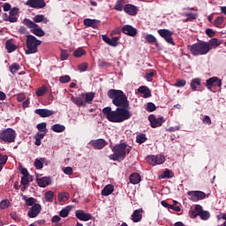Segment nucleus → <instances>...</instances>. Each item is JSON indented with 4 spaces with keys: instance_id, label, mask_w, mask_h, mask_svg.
Returning a JSON list of instances; mask_svg holds the SVG:
<instances>
[{
    "instance_id": "obj_26",
    "label": "nucleus",
    "mask_w": 226,
    "mask_h": 226,
    "mask_svg": "<svg viewBox=\"0 0 226 226\" xmlns=\"http://www.w3.org/2000/svg\"><path fill=\"white\" fill-rule=\"evenodd\" d=\"M207 47L209 49V52H210L213 49H216L217 47H220V45H222V41H220L216 38H212L211 40H209L207 42Z\"/></svg>"
},
{
    "instance_id": "obj_45",
    "label": "nucleus",
    "mask_w": 226,
    "mask_h": 226,
    "mask_svg": "<svg viewBox=\"0 0 226 226\" xmlns=\"http://www.w3.org/2000/svg\"><path fill=\"white\" fill-rule=\"evenodd\" d=\"M223 20H224L223 17L222 16L217 17L214 21V26H215V27H220V26L223 25Z\"/></svg>"
},
{
    "instance_id": "obj_4",
    "label": "nucleus",
    "mask_w": 226,
    "mask_h": 226,
    "mask_svg": "<svg viewBox=\"0 0 226 226\" xmlns=\"http://www.w3.org/2000/svg\"><path fill=\"white\" fill-rule=\"evenodd\" d=\"M40 45H41V41L38 40L34 35H26V49L25 50V54H26V56H29L31 54H36L38 52V47H40Z\"/></svg>"
},
{
    "instance_id": "obj_52",
    "label": "nucleus",
    "mask_w": 226,
    "mask_h": 226,
    "mask_svg": "<svg viewBox=\"0 0 226 226\" xmlns=\"http://www.w3.org/2000/svg\"><path fill=\"white\" fill-rule=\"evenodd\" d=\"M10 207V200H5L0 202V209H8Z\"/></svg>"
},
{
    "instance_id": "obj_13",
    "label": "nucleus",
    "mask_w": 226,
    "mask_h": 226,
    "mask_svg": "<svg viewBox=\"0 0 226 226\" xmlns=\"http://www.w3.org/2000/svg\"><path fill=\"white\" fill-rule=\"evenodd\" d=\"M26 6L34 8L35 10H40L41 8H45L47 4H45L44 0H27Z\"/></svg>"
},
{
    "instance_id": "obj_39",
    "label": "nucleus",
    "mask_w": 226,
    "mask_h": 226,
    "mask_svg": "<svg viewBox=\"0 0 226 226\" xmlns=\"http://www.w3.org/2000/svg\"><path fill=\"white\" fill-rule=\"evenodd\" d=\"M210 217H211V214H209L208 211H206L201 208V212L200 213V220H204V221L209 220Z\"/></svg>"
},
{
    "instance_id": "obj_41",
    "label": "nucleus",
    "mask_w": 226,
    "mask_h": 226,
    "mask_svg": "<svg viewBox=\"0 0 226 226\" xmlns=\"http://www.w3.org/2000/svg\"><path fill=\"white\" fill-rule=\"evenodd\" d=\"M147 140V137H146V134L140 133L139 135L136 136V142L138 144H144Z\"/></svg>"
},
{
    "instance_id": "obj_62",
    "label": "nucleus",
    "mask_w": 226,
    "mask_h": 226,
    "mask_svg": "<svg viewBox=\"0 0 226 226\" xmlns=\"http://www.w3.org/2000/svg\"><path fill=\"white\" fill-rule=\"evenodd\" d=\"M21 185L23 186H27V185H29V178H28V177H21Z\"/></svg>"
},
{
    "instance_id": "obj_18",
    "label": "nucleus",
    "mask_w": 226,
    "mask_h": 226,
    "mask_svg": "<svg viewBox=\"0 0 226 226\" xmlns=\"http://www.w3.org/2000/svg\"><path fill=\"white\" fill-rule=\"evenodd\" d=\"M124 11H125V13H127V15L135 17V15H137V13H139V7H137L132 4H127L124 7Z\"/></svg>"
},
{
    "instance_id": "obj_25",
    "label": "nucleus",
    "mask_w": 226,
    "mask_h": 226,
    "mask_svg": "<svg viewBox=\"0 0 226 226\" xmlns=\"http://www.w3.org/2000/svg\"><path fill=\"white\" fill-rule=\"evenodd\" d=\"M200 213H202V206L196 205L194 209L189 212L190 218H197V216H200Z\"/></svg>"
},
{
    "instance_id": "obj_58",
    "label": "nucleus",
    "mask_w": 226,
    "mask_h": 226,
    "mask_svg": "<svg viewBox=\"0 0 226 226\" xmlns=\"http://www.w3.org/2000/svg\"><path fill=\"white\" fill-rule=\"evenodd\" d=\"M6 162H8V155L0 154V165H6Z\"/></svg>"
},
{
    "instance_id": "obj_38",
    "label": "nucleus",
    "mask_w": 226,
    "mask_h": 226,
    "mask_svg": "<svg viewBox=\"0 0 226 226\" xmlns=\"http://www.w3.org/2000/svg\"><path fill=\"white\" fill-rule=\"evenodd\" d=\"M9 70H10L11 73H12V75H15V73H17V72H19V70H20V64H19L17 63H13L10 65Z\"/></svg>"
},
{
    "instance_id": "obj_43",
    "label": "nucleus",
    "mask_w": 226,
    "mask_h": 226,
    "mask_svg": "<svg viewBox=\"0 0 226 226\" xmlns=\"http://www.w3.org/2000/svg\"><path fill=\"white\" fill-rule=\"evenodd\" d=\"M74 57H82V56H86V50L82 48H79L73 52Z\"/></svg>"
},
{
    "instance_id": "obj_59",
    "label": "nucleus",
    "mask_w": 226,
    "mask_h": 226,
    "mask_svg": "<svg viewBox=\"0 0 226 226\" xmlns=\"http://www.w3.org/2000/svg\"><path fill=\"white\" fill-rule=\"evenodd\" d=\"M64 174H66V176H72V174H73V168L72 167L64 168Z\"/></svg>"
},
{
    "instance_id": "obj_31",
    "label": "nucleus",
    "mask_w": 226,
    "mask_h": 226,
    "mask_svg": "<svg viewBox=\"0 0 226 226\" xmlns=\"http://www.w3.org/2000/svg\"><path fill=\"white\" fill-rule=\"evenodd\" d=\"M46 162H47V159L45 157L35 159L34 161L35 169H37V170H41V169H43V163H45Z\"/></svg>"
},
{
    "instance_id": "obj_56",
    "label": "nucleus",
    "mask_w": 226,
    "mask_h": 226,
    "mask_svg": "<svg viewBox=\"0 0 226 226\" xmlns=\"http://www.w3.org/2000/svg\"><path fill=\"white\" fill-rule=\"evenodd\" d=\"M37 130L39 132H47V123L42 122V123L37 124Z\"/></svg>"
},
{
    "instance_id": "obj_24",
    "label": "nucleus",
    "mask_w": 226,
    "mask_h": 226,
    "mask_svg": "<svg viewBox=\"0 0 226 226\" xmlns=\"http://www.w3.org/2000/svg\"><path fill=\"white\" fill-rule=\"evenodd\" d=\"M98 22H100V20L92 19H85L83 20V24L86 27H93V29H96V27H98Z\"/></svg>"
},
{
    "instance_id": "obj_47",
    "label": "nucleus",
    "mask_w": 226,
    "mask_h": 226,
    "mask_svg": "<svg viewBox=\"0 0 226 226\" xmlns=\"http://www.w3.org/2000/svg\"><path fill=\"white\" fill-rule=\"evenodd\" d=\"M70 80H72L70 75H64L59 78V82H61V84H68Z\"/></svg>"
},
{
    "instance_id": "obj_30",
    "label": "nucleus",
    "mask_w": 226,
    "mask_h": 226,
    "mask_svg": "<svg viewBox=\"0 0 226 226\" xmlns=\"http://www.w3.org/2000/svg\"><path fill=\"white\" fill-rule=\"evenodd\" d=\"M126 3H128V0L117 1L114 6V10H116L117 11H123V10H124V4H126Z\"/></svg>"
},
{
    "instance_id": "obj_9",
    "label": "nucleus",
    "mask_w": 226,
    "mask_h": 226,
    "mask_svg": "<svg viewBox=\"0 0 226 226\" xmlns=\"http://www.w3.org/2000/svg\"><path fill=\"white\" fill-rule=\"evenodd\" d=\"M147 162L150 165H162L165 163V156L158 154V155H148L147 157Z\"/></svg>"
},
{
    "instance_id": "obj_12",
    "label": "nucleus",
    "mask_w": 226,
    "mask_h": 226,
    "mask_svg": "<svg viewBox=\"0 0 226 226\" xmlns=\"http://www.w3.org/2000/svg\"><path fill=\"white\" fill-rule=\"evenodd\" d=\"M187 195L191 197V200L197 202V200H204L206 199V192L202 191H189Z\"/></svg>"
},
{
    "instance_id": "obj_48",
    "label": "nucleus",
    "mask_w": 226,
    "mask_h": 226,
    "mask_svg": "<svg viewBox=\"0 0 226 226\" xmlns=\"http://www.w3.org/2000/svg\"><path fill=\"white\" fill-rule=\"evenodd\" d=\"M185 17H187V20H197V17H199V15H197V13H185L184 14Z\"/></svg>"
},
{
    "instance_id": "obj_44",
    "label": "nucleus",
    "mask_w": 226,
    "mask_h": 226,
    "mask_svg": "<svg viewBox=\"0 0 226 226\" xmlns=\"http://www.w3.org/2000/svg\"><path fill=\"white\" fill-rule=\"evenodd\" d=\"M48 91L47 87H45V85H43L41 87L38 88V90L35 92V94L37 96H43V94H45Z\"/></svg>"
},
{
    "instance_id": "obj_14",
    "label": "nucleus",
    "mask_w": 226,
    "mask_h": 226,
    "mask_svg": "<svg viewBox=\"0 0 226 226\" xmlns=\"http://www.w3.org/2000/svg\"><path fill=\"white\" fill-rule=\"evenodd\" d=\"M75 216L80 222H89V220H93V215L89 213L84 212V210H76Z\"/></svg>"
},
{
    "instance_id": "obj_51",
    "label": "nucleus",
    "mask_w": 226,
    "mask_h": 226,
    "mask_svg": "<svg viewBox=\"0 0 226 226\" xmlns=\"http://www.w3.org/2000/svg\"><path fill=\"white\" fill-rule=\"evenodd\" d=\"M87 68H89V64L87 63H82L78 65V70L79 72H87Z\"/></svg>"
},
{
    "instance_id": "obj_63",
    "label": "nucleus",
    "mask_w": 226,
    "mask_h": 226,
    "mask_svg": "<svg viewBox=\"0 0 226 226\" xmlns=\"http://www.w3.org/2000/svg\"><path fill=\"white\" fill-rule=\"evenodd\" d=\"M206 34L207 36H208L209 38H213V36H215V30L211 29V28H207L206 30Z\"/></svg>"
},
{
    "instance_id": "obj_36",
    "label": "nucleus",
    "mask_w": 226,
    "mask_h": 226,
    "mask_svg": "<svg viewBox=\"0 0 226 226\" xmlns=\"http://www.w3.org/2000/svg\"><path fill=\"white\" fill-rule=\"evenodd\" d=\"M84 98H85V103H91L93 100H94V93L93 92H88L84 94Z\"/></svg>"
},
{
    "instance_id": "obj_35",
    "label": "nucleus",
    "mask_w": 226,
    "mask_h": 226,
    "mask_svg": "<svg viewBox=\"0 0 226 226\" xmlns=\"http://www.w3.org/2000/svg\"><path fill=\"white\" fill-rule=\"evenodd\" d=\"M51 130L56 133H62V132H64V130H66V127H64V125L56 124L51 127Z\"/></svg>"
},
{
    "instance_id": "obj_5",
    "label": "nucleus",
    "mask_w": 226,
    "mask_h": 226,
    "mask_svg": "<svg viewBox=\"0 0 226 226\" xmlns=\"http://www.w3.org/2000/svg\"><path fill=\"white\" fill-rule=\"evenodd\" d=\"M189 50L192 56H206L209 54V46L207 41H199L189 46Z\"/></svg>"
},
{
    "instance_id": "obj_23",
    "label": "nucleus",
    "mask_w": 226,
    "mask_h": 226,
    "mask_svg": "<svg viewBox=\"0 0 226 226\" xmlns=\"http://www.w3.org/2000/svg\"><path fill=\"white\" fill-rule=\"evenodd\" d=\"M51 183L52 180L50 179V177H43L41 178H37V185H39L41 188H46V186H49V185H50Z\"/></svg>"
},
{
    "instance_id": "obj_54",
    "label": "nucleus",
    "mask_w": 226,
    "mask_h": 226,
    "mask_svg": "<svg viewBox=\"0 0 226 226\" xmlns=\"http://www.w3.org/2000/svg\"><path fill=\"white\" fill-rule=\"evenodd\" d=\"M34 204H38L36 203V199L30 197L28 199L26 200V206H32L34 207Z\"/></svg>"
},
{
    "instance_id": "obj_32",
    "label": "nucleus",
    "mask_w": 226,
    "mask_h": 226,
    "mask_svg": "<svg viewBox=\"0 0 226 226\" xmlns=\"http://www.w3.org/2000/svg\"><path fill=\"white\" fill-rule=\"evenodd\" d=\"M5 49L9 54H11V52H15L17 50V46L11 41H7L5 42Z\"/></svg>"
},
{
    "instance_id": "obj_46",
    "label": "nucleus",
    "mask_w": 226,
    "mask_h": 226,
    "mask_svg": "<svg viewBox=\"0 0 226 226\" xmlns=\"http://www.w3.org/2000/svg\"><path fill=\"white\" fill-rule=\"evenodd\" d=\"M66 200H68V193L60 192L58 194V202H66Z\"/></svg>"
},
{
    "instance_id": "obj_16",
    "label": "nucleus",
    "mask_w": 226,
    "mask_h": 226,
    "mask_svg": "<svg viewBox=\"0 0 226 226\" xmlns=\"http://www.w3.org/2000/svg\"><path fill=\"white\" fill-rule=\"evenodd\" d=\"M90 146L94 149H103L107 146V141L103 139H92L89 142Z\"/></svg>"
},
{
    "instance_id": "obj_6",
    "label": "nucleus",
    "mask_w": 226,
    "mask_h": 226,
    "mask_svg": "<svg viewBox=\"0 0 226 226\" xmlns=\"http://www.w3.org/2000/svg\"><path fill=\"white\" fill-rule=\"evenodd\" d=\"M23 24L24 26H27L28 29H31V33H33V34H35V36L41 37L45 34V31H43V29H41V27H40L38 24L33 22L27 18L23 20Z\"/></svg>"
},
{
    "instance_id": "obj_27",
    "label": "nucleus",
    "mask_w": 226,
    "mask_h": 226,
    "mask_svg": "<svg viewBox=\"0 0 226 226\" xmlns=\"http://www.w3.org/2000/svg\"><path fill=\"white\" fill-rule=\"evenodd\" d=\"M202 79L200 78H194L191 80V89L192 91H199V89H197V87H200V86H202Z\"/></svg>"
},
{
    "instance_id": "obj_37",
    "label": "nucleus",
    "mask_w": 226,
    "mask_h": 226,
    "mask_svg": "<svg viewBox=\"0 0 226 226\" xmlns=\"http://www.w3.org/2000/svg\"><path fill=\"white\" fill-rule=\"evenodd\" d=\"M160 177L161 179H170V177H174V173L170 170H166Z\"/></svg>"
},
{
    "instance_id": "obj_19",
    "label": "nucleus",
    "mask_w": 226,
    "mask_h": 226,
    "mask_svg": "<svg viewBox=\"0 0 226 226\" xmlns=\"http://www.w3.org/2000/svg\"><path fill=\"white\" fill-rule=\"evenodd\" d=\"M142 213H144V209L139 208L133 211L132 215H131V220L134 223H139L142 220Z\"/></svg>"
},
{
    "instance_id": "obj_55",
    "label": "nucleus",
    "mask_w": 226,
    "mask_h": 226,
    "mask_svg": "<svg viewBox=\"0 0 226 226\" xmlns=\"http://www.w3.org/2000/svg\"><path fill=\"white\" fill-rule=\"evenodd\" d=\"M154 110H156V105H154V103H153V102H148L147 104V112H154Z\"/></svg>"
},
{
    "instance_id": "obj_64",
    "label": "nucleus",
    "mask_w": 226,
    "mask_h": 226,
    "mask_svg": "<svg viewBox=\"0 0 226 226\" xmlns=\"http://www.w3.org/2000/svg\"><path fill=\"white\" fill-rule=\"evenodd\" d=\"M19 18L17 16L9 15V20L8 22H11V24L18 22Z\"/></svg>"
},
{
    "instance_id": "obj_61",
    "label": "nucleus",
    "mask_w": 226,
    "mask_h": 226,
    "mask_svg": "<svg viewBox=\"0 0 226 226\" xmlns=\"http://www.w3.org/2000/svg\"><path fill=\"white\" fill-rule=\"evenodd\" d=\"M19 14V8L18 7H13L10 12L9 15H11L12 17H17V15Z\"/></svg>"
},
{
    "instance_id": "obj_21",
    "label": "nucleus",
    "mask_w": 226,
    "mask_h": 226,
    "mask_svg": "<svg viewBox=\"0 0 226 226\" xmlns=\"http://www.w3.org/2000/svg\"><path fill=\"white\" fill-rule=\"evenodd\" d=\"M72 102L75 103L78 107H86V102L84 101V94H81L79 97H72Z\"/></svg>"
},
{
    "instance_id": "obj_29",
    "label": "nucleus",
    "mask_w": 226,
    "mask_h": 226,
    "mask_svg": "<svg viewBox=\"0 0 226 226\" xmlns=\"http://www.w3.org/2000/svg\"><path fill=\"white\" fill-rule=\"evenodd\" d=\"M114 193V185H107L102 191V195L103 197H109V195H112Z\"/></svg>"
},
{
    "instance_id": "obj_2",
    "label": "nucleus",
    "mask_w": 226,
    "mask_h": 226,
    "mask_svg": "<svg viewBox=\"0 0 226 226\" xmlns=\"http://www.w3.org/2000/svg\"><path fill=\"white\" fill-rule=\"evenodd\" d=\"M108 97L112 100L113 105L117 109H130V101L128 96L122 90L109 89L108 91Z\"/></svg>"
},
{
    "instance_id": "obj_10",
    "label": "nucleus",
    "mask_w": 226,
    "mask_h": 226,
    "mask_svg": "<svg viewBox=\"0 0 226 226\" xmlns=\"http://www.w3.org/2000/svg\"><path fill=\"white\" fill-rule=\"evenodd\" d=\"M207 88L211 91L213 87H222V79L218 77H212L207 79Z\"/></svg>"
},
{
    "instance_id": "obj_34",
    "label": "nucleus",
    "mask_w": 226,
    "mask_h": 226,
    "mask_svg": "<svg viewBox=\"0 0 226 226\" xmlns=\"http://www.w3.org/2000/svg\"><path fill=\"white\" fill-rule=\"evenodd\" d=\"M72 206H67L64 208H63L60 211L59 216H61V218H66L68 216V215H70V211H72Z\"/></svg>"
},
{
    "instance_id": "obj_33",
    "label": "nucleus",
    "mask_w": 226,
    "mask_h": 226,
    "mask_svg": "<svg viewBox=\"0 0 226 226\" xmlns=\"http://www.w3.org/2000/svg\"><path fill=\"white\" fill-rule=\"evenodd\" d=\"M34 21L36 24H40V22H43L44 24H47V22H49V19H47V18H45L43 14H38L34 18Z\"/></svg>"
},
{
    "instance_id": "obj_3",
    "label": "nucleus",
    "mask_w": 226,
    "mask_h": 226,
    "mask_svg": "<svg viewBox=\"0 0 226 226\" xmlns=\"http://www.w3.org/2000/svg\"><path fill=\"white\" fill-rule=\"evenodd\" d=\"M126 147H128L126 143H119L115 145L114 147L111 148L113 154L109 155V159L112 160L113 162L124 160V158H126Z\"/></svg>"
},
{
    "instance_id": "obj_60",
    "label": "nucleus",
    "mask_w": 226,
    "mask_h": 226,
    "mask_svg": "<svg viewBox=\"0 0 226 226\" xmlns=\"http://www.w3.org/2000/svg\"><path fill=\"white\" fill-rule=\"evenodd\" d=\"M202 123L203 124H211V117L207 115H206L203 118H202Z\"/></svg>"
},
{
    "instance_id": "obj_57",
    "label": "nucleus",
    "mask_w": 226,
    "mask_h": 226,
    "mask_svg": "<svg viewBox=\"0 0 226 226\" xmlns=\"http://www.w3.org/2000/svg\"><path fill=\"white\" fill-rule=\"evenodd\" d=\"M185 86H186V81L185 79H178L175 84L176 87H185Z\"/></svg>"
},
{
    "instance_id": "obj_1",
    "label": "nucleus",
    "mask_w": 226,
    "mask_h": 226,
    "mask_svg": "<svg viewBox=\"0 0 226 226\" xmlns=\"http://www.w3.org/2000/svg\"><path fill=\"white\" fill-rule=\"evenodd\" d=\"M102 114L109 123H124L128 121L132 116L127 109L117 108L116 110H112V108L106 107L102 109Z\"/></svg>"
},
{
    "instance_id": "obj_49",
    "label": "nucleus",
    "mask_w": 226,
    "mask_h": 226,
    "mask_svg": "<svg viewBox=\"0 0 226 226\" xmlns=\"http://www.w3.org/2000/svg\"><path fill=\"white\" fill-rule=\"evenodd\" d=\"M118 44H119V37H113L110 39L109 43L108 45H109L110 47H116Z\"/></svg>"
},
{
    "instance_id": "obj_50",
    "label": "nucleus",
    "mask_w": 226,
    "mask_h": 226,
    "mask_svg": "<svg viewBox=\"0 0 226 226\" xmlns=\"http://www.w3.org/2000/svg\"><path fill=\"white\" fill-rule=\"evenodd\" d=\"M145 40H147L148 43H156V37L153 34H147Z\"/></svg>"
},
{
    "instance_id": "obj_53",
    "label": "nucleus",
    "mask_w": 226,
    "mask_h": 226,
    "mask_svg": "<svg viewBox=\"0 0 226 226\" xmlns=\"http://www.w3.org/2000/svg\"><path fill=\"white\" fill-rule=\"evenodd\" d=\"M155 73L156 72L153 71V72H147L145 75V79L147 80V82H153V77H154Z\"/></svg>"
},
{
    "instance_id": "obj_28",
    "label": "nucleus",
    "mask_w": 226,
    "mask_h": 226,
    "mask_svg": "<svg viewBox=\"0 0 226 226\" xmlns=\"http://www.w3.org/2000/svg\"><path fill=\"white\" fill-rule=\"evenodd\" d=\"M129 179L132 185H139V183L142 181V177H140V174L135 173V172L130 175Z\"/></svg>"
},
{
    "instance_id": "obj_8",
    "label": "nucleus",
    "mask_w": 226,
    "mask_h": 226,
    "mask_svg": "<svg viewBox=\"0 0 226 226\" xmlns=\"http://www.w3.org/2000/svg\"><path fill=\"white\" fill-rule=\"evenodd\" d=\"M157 33L161 38H163L165 41H167V43H170V45H176L174 42V38H172L174 32L169 29H159Z\"/></svg>"
},
{
    "instance_id": "obj_11",
    "label": "nucleus",
    "mask_w": 226,
    "mask_h": 226,
    "mask_svg": "<svg viewBox=\"0 0 226 226\" xmlns=\"http://www.w3.org/2000/svg\"><path fill=\"white\" fill-rule=\"evenodd\" d=\"M148 121L150 123L151 128H159V126H162V124L165 123V118L163 117L156 118L154 115H150L148 117Z\"/></svg>"
},
{
    "instance_id": "obj_22",
    "label": "nucleus",
    "mask_w": 226,
    "mask_h": 226,
    "mask_svg": "<svg viewBox=\"0 0 226 226\" xmlns=\"http://www.w3.org/2000/svg\"><path fill=\"white\" fill-rule=\"evenodd\" d=\"M138 93L143 94V98H151V89L146 86H141L138 88Z\"/></svg>"
},
{
    "instance_id": "obj_42",
    "label": "nucleus",
    "mask_w": 226,
    "mask_h": 226,
    "mask_svg": "<svg viewBox=\"0 0 226 226\" xmlns=\"http://www.w3.org/2000/svg\"><path fill=\"white\" fill-rule=\"evenodd\" d=\"M70 57V51L68 49H61L60 59L61 61H66Z\"/></svg>"
},
{
    "instance_id": "obj_15",
    "label": "nucleus",
    "mask_w": 226,
    "mask_h": 226,
    "mask_svg": "<svg viewBox=\"0 0 226 226\" xmlns=\"http://www.w3.org/2000/svg\"><path fill=\"white\" fill-rule=\"evenodd\" d=\"M40 213H41V205L34 204L32 207L29 208L27 216L29 218H36Z\"/></svg>"
},
{
    "instance_id": "obj_40",
    "label": "nucleus",
    "mask_w": 226,
    "mask_h": 226,
    "mask_svg": "<svg viewBox=\"0 0 226 226\" xmlns=\"http://www.w3.org/2000/svg\"><path fill=\"white\" fill-rule=\"evenodd\" d=\"M44 199L46 202H52L54 200V192L52 191H48L44 194Z\"/></svg>"
},
{
    "instance_id": "obj_7",
    "label": "nucleus",
    "mask_w": 226,
    "mask_h": 226,
    "mask_svg": "<svg viewBox=\"0 0 226 226\" xmlns=\"http://www.w3.org/2000/svg\"><path fill=\"white\" fill-rule=\"evenodd\" d=\"M15 137H17V133L11 128H7L0 133V139L9 144L15 142Z\"/></svg>"
},
{
    "instance_id": "obj_17",
    "label": "nucleus",
    "mask_w": 226,
    "mask_h": 226,
    "mask_svg": "<svg viewBox=\"0 0 226 226\" xmlns=\"http://www.w3.org/2000/svg\"><path fill=\"white\" fill-rule=\"evenodd\" d=\"M34 114H37L40 117H50V116L56 114V111L48 109H37L34 110Z\"/></svg>"
},
{
    "instance_id": "obj_20",
    "label": "nucleus",
    "mask_w": 226,
    "mask_h": 226,
    "mask_svg": "<svg viewBox=\"0 0 226 226\" xmlns=\"http://www.w3.org/2000/svg\"><path fill=\"white\" fill-rule=\"evenodd\" d=\"M122 33L127 36H137V30L131 25H124L122 28Z\"/></svg>"
}]
</instances>
